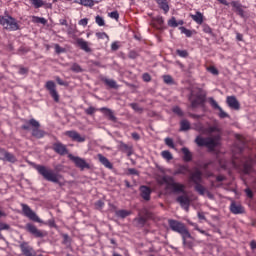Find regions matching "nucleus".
<instances>
[{
  "mask_svg": "<svg viewBox=\"0 0 256 256\" xmlns=\"http://www.w3.org/2000/svg\"><path fill=\"white\" fill-rule=\"evenodd\" d=\"M70 69L73 73H83V68L77 63H73Z\"/></svg>",
  "mask_w": 256,
  "mask_h": 256,
  "instance_id": "e433bc0d",
  "label": "nucleus"
},
{
  "mask_svg": "<svg viewBox=\"0 0 256 256\" xmlns=\"http://www.w3.org/2000/svg\"><path fill=\"white\" fill-rule=\"evenodd\" d=\"M100 113H103L105 117H108L109 121H113V123H117V117H115V114L113 113V110L107 108V107H102L98 109Z\"/></svg>",
  "mask_w": 256,
  "mask_h": 256,
  "instance_id": "6ab92c4d",
  "label": "nucleus"
},
{
  "mask_svg": "<svg viewBox=\"0 0 256 256\" xmlns=\"http://www.w3.org/2000/svg\"><path fill=\"white\" fill-rule=\"evenodd\" d=\"M116 215L121 219H125V217H129L131 215V212L127 210H118L116 211Z\"/></svg>",
  "mask_w": 256,
  "mask_h": 256,
  "instance_id": "72a5a7b5",
  "label": "nucleus"
},
{
  "mask_svg": "<svg viewBox=\"0 0 256 256\" xmlns=\"http://www.w3.org/2000/svg\"><path fill=\"white\" fill-rule=\"evenodd\" d=\"M65 135L66 137L72 139V141H76L77 143H85V136H81V134L75 130L66 131Z\"/></svg>",
  "mask_w": 256,
  "mask_h": 256,
  "instance_id": "4468645a",
  "label": "nucleus"
},
{
  "mask_svg": "<svg viewBox=\"0 0 256 256\" xmlns=\"http://www.w3.org/2000/svg\"><path fill=\"white\" fill-rule=\"evenodd\" d=\"M230 5L235 9V11L240 9V7H243V5H241V2L239 1H232Z\"/></svg>",
  "mask_w": 256,
  "mask_h": 256,
  "instance_id": "864d4df0",
  "label": "nucleus"
},
{
  "mask_svg": "<svg viewBox=\"0 0 256 256\" xmlns=\"http://www.w3.org/2000/svg\"><path fill=\"white\" fill-rule=\"evenodd\" d=\"M53 151L57 153L58 155H67L69 153V150L67 149V146L61 142H56L52 146Z\"/></svg>",
  "mask_w": 256,
  "mask_h": 256,
  "instance_id": "dca6fc26",
  "label": "nucleus"
},
{
  "mask_svg": "<svg viewBox=\"0 0 256 256\" xmlns=\"http://www.w3.org/2000/svg\"><path fill=\"white\" fill-rule=\"evenodd\" d=\"M180 31L181 33H183L184 35H186V37H191L193 35V32H191V30L185 28V27H180Z\"/></svg>",
  "mask_w": 256,
  "mask_h": 256,
  "instance_id": "37998d69",
  "label": "nucleus"
},
{
  "mask_svg": "<svg viewBox=\"0 0 256 256\" xmlns=\"http://www.w3.org/2000/svg\"><path fill=\"white\" fill-rule=\"evenodd\" d=\"M34 169L37 170V173H39L45 181L56 183L60 187H63L64 184L61 182L63 176L53 171V169L41 164H35Z\"/></svg>",
  "mask_w": 256,
  "mask_h": 256,
  "instance_id": "f257e3e1",
  "label": "nucleus"
},
{
  "mask_svg": "<svg viewBox=\"0 0 256 256\" xmlns=\"http://www.w3.org/2000/svg\"><path fill=\"white\" fill-rule=\"evenodd\" d=\"M209 103H210L211 107H213V109L221 108V106H219V104L217 103V101H215L214 98H209Z\"/></svg>",
  "mask_w": 256,
  "mask_h": 256,
  "instance_id": "49530a36",
  "label": "nucleus"
},
{
  "mask_svg": "<svg viewBox=\"0 0 256 256\" xmlns=\"http://www.w3.org/2000/svg\"><path fill=\"white\" fill-rule=\"evenodd\" d=\"M230 211L234 215H241V214L245 213V208H243V206L241 204L232 202L230 205Z\"/></svg>",
  "mask_w": 256,
  "mask_h": 256,
  "instance_id": "412c9836",
  "label": "nucleus"
},
{
  "mask_svg": "<svg viewBox=\"0 0 256 256\" xmlns=\"http://www.w3.org/2000/svg\"><path fill=\"white\" fill-rule=\"evenodd\" d=\"M32 23H40L41 25H47V19L38 16H32Z\"/></svg>",
  "mask_w": 256,
  "mask_h": 256,
  "instance_id": "2f4dec72",
  "label": "nucleus"
},
{
  "mask_svg": "<svg viewBox=\"0 0 256 256\" xmlns=\"http://www.w3.org/2000/svg\"><path fill=\"white\" fill-rule=\"evenodd\" d=\"M18 73H19V75H27L29 73V68L19 66Z\"/></svg>",
  "mask_w": 256,
  "mask_h": 256,
  "instance_id": "603ef678",
  "label": "nucleus"
},
{
  "mask_svg": "<svg viewBox=\"0 0 256 256\" xmlns=\"http://www.w3.org/2000/svg\"><path fill=\"white\" fill-rule=\"evenodd\" d=\"M173 113H175V115H178V117H183V110H181V108H179V106H174L172 108Z\"/></svg>",
  "mask_w": 256,
  "mask_h": 256,
  "instance_id": "79ce46f5",
  "label": "nucleus"
},
{
  "mask_svg": "<svg viewBox=\"0 0 256 256\" xmlns=\"http://www.w3.org/2000/svg\"><path fill=\"white\" fill-rule=\"evenodd\" d=\"M128 57H129V59H137V57H139V54L137 53V51L131 50L128 53Z\"/></svg>",
  "mask_w": 256,
  "mask_h": 256,
  "instance_id": "bf43d9fd",
  "label": "nucleus"
},
{
  "mask_svg": "<svg viewBox=\"0 0 256 256\" xmlns=\"http://www.w3.org/2000/svg\"><path fill=\"white\" fill-rule=\"evenodd\" d=\"M95 21L99 27H103L105 25V20L101 16H96Z\"/></svg>",
  "mask_w": 256,
  "mask_h": 256,
  "instance_id": "a18cd8bd",
  "label": "nucleus"
},
{
  "mask_svg": "<svg viewBox=\"0 0 256 256\" xmlns=\"http://www.w3.org/2000/svg\"><path fill=\"white\" fill-rule=\"evenodd\" d=\"M102 81L105 85L110 87V89H119V85H117V82L113 79L103 78Z\"/></svg>",
  "mask_w": 256,
  "mask_h": 256,
  "instance_id": "cd10ccee",
  "label": "nucleus"
},
{
  "mask_svg": "<svg viewBox=\"0 0 256 256\" xmlns=\"http://www.w3.org/2000/svg\"><path fill=\"white\" fill-rule=\"evenodd\" d=\"M68 158L70 161H73L75 166L78 167V169L81 171H85V169H91V165L84 158L74 156L73 154H68Z\"/></svg>",
  "mask_w": 256,
  "mask_h": 256,
  "instance_id": "0eeeda50",
  "label": "nucleus"
},
{
  "mask_svg": "<svg viewBox=\"0 0 256 256\" xmlns=\"http://www.w3.org/2000/svg\"><path fill=\"white\" fill-rule=\"evenodd\" d=\"M20 249L22 251V253L25 256H37V253L35 252V250L33 249V247H31L29 245L28 242H21L20 243ZM38 256H43L42 254L38 255Z\"/></svg>",
  "mask_w": 256,
  "mask_h": 256,
  "instance_id": "ddd939ff",
  "label": "nucleus"
},
{
  "mask_svg": "<svg viewBox=\"0 0 256 256\" xmlns=\"http://www.w3.org/2000/svg\"><path fill=\"white\" fill-rule=\"evenodd\" d=\"M140 197L144 201H151V188L149 186H140Z\"/></svg>",
  "mask_w": 256,
  "mask_h": 256,
  "instance_id": "aec40b11",
  "label": "nucleus"
},
{
  "mask_svg": "<svg viewBox=\"0 0 256 256\" xmlns=\"http://www.w3.org/2000/svg\"><path fill=\"white\" fill-rule=\"evenodd\" d=\"M25 229L30 233V235L36 237V239H43V237H47V231L39 230L35 224L28 223L26 224Z\"/></svg>",
  "mask_w": 256,
  "mask_h": 256,
  "instance_id": "1a4fd4ad",
  "label": "nucleus"
},
{
  "mask_svg": "<svg viewBox=\"0 0 256 256\" xmlns=\"http://www.w3.org/2000/svg\"><path fill=\"white\" fill-rule=\"evenodd\" d=\"M195 191H197V193H199V195H205V191H207V189H205L203 187V185H201V183H199V184H195Z\"/></svg>",
  "mask_w": 256,
  "mask_h": 256,
  "instance_id": "ea45409f",
  "label": "nucleus"
},
{
  "mask_svg": "<svg viewBox=\"0 0 256 256\" xmlns=\"http://www.w3.org/2000/svg\"><path fill=\"white\" fill-rule=\"evenodd\" d=\"M158 185H166V190L171 189L173 193H185V186L175 181V178L169 175L158 176Z\"/></svg>",
  "mask_w": 256,
  "mask_h": 256,
  "instance_id": "f03ea898",
  "label": "nucleus"
},
{
  "mask_svg": "<svg viewBox=\"0 0 256 256\" xmlns=\"http://www.w3.org/2000/svg\"><path fill=\"white\" fill-rule=\"evenodd\" d=\"M203 31L204 33H208V35H211L213 33V30L211 29V26L204 24L203 25Z\"/></svg>",
  "mask_w": 256,
  "mask_h": 256,
  "instance_id": "052dcab7",
  "label": "nucleus"
},
{
  "mask_svg": "<svg viewBox=\"0 0 256 256\" xmlns=\"http://www.w3.org/2000/svg\"><path fill=\"white\" fill-rule=\"evenodd\" d=\"M109 17H111V19H115L116 21H118L119 20V12L113 11V12L109 13Z\"/></svg>",
  "mask_w": 256,
  "mask_h": 256,
  "instance_id": "e2e57ef3",
  "label": "nucleus"
},
{
  "mask_svg": "<svg viewBox=\"0 0 256 256\" xmlns=\"http://www.w3.org/2000/svg\"><path fill=\"white\" fill-rule=\"evenodd\" d=\"M47 91H49L52 99L55 101V103H59V92H57V86H55V82L53 81H47L45 85Z\"/></svg>",
  "mask_w": 256,
  "mask_h": 256,
  "instance_id": "9d476101",
  "label": "nucleus"
},
{
  "mask_svg": "<svg viewBox=\"0 0 256 256\" xmlns=\"http://www.w3.org/2000/svg\"><path fill=\"white\" fill-rule=\"evenodd\" d=\"M189 180L195 185H198L203 181V172L199 169H196L194 172H190Z\"/></svg>",
  "mask_w": 256,
  "mask_h": 256,
  "instance_id": "f3484780",
  "label": "nucleus"
},
{
  "mask_svg": "<svg viewBox=\"0 0 256 256\" xmlns=\"http://www.w3.org/2000/svg\"><path fill=\"white\" fill-rule=\"evenodd\" d=\"M209 73H211L212 75H219V70H217V68H215V66H211L208 68Z\"/></svg>",
  "mask_w": 256,
  "mask_h": 256,
  "instance_id": "0e129e2a",
  "label": "nucleus"
},
{
  "mask_svg": "<svg viewBox=\"0 0 256 256\" xmlns=\"http://www.w3.org/2000/svg\"><path fill=\"white\" fill-rule=\"evenodd\" d=\"M154 21L157 23V25H159L160 27H162L163 23H165V20L163 19V16H157L156 18H154Z\"/></svg>",
  "mask_w": 256,
  "mask_h": 256,
  "instance_id": "4d7b16f0",
  "label": "nucleus"
},
{
  "mask_svg": "<svg viewBox=\"0 0 256 256\" xmlns=\"http://www.w3.org/2000/svg\"><path fill=\"white\" fill-rule=\"evenodd\" d=\"M99 162L106 167V169H113V164L109 161V159L103 154H98L97 155Z\"/></svg>",
  "mask_w": 256,
  "mask_h": 256,
  "instance_id": "5701e85b",
  "label": "nucleus"
},
{
  "mask_svg": "<svg viewBox=\"0 0 256 256\" xmlns=\"http://www.w3.org/2000/svg\"><path fill=\"white\" fill-rule=\"evenodd\" d=\"M226 103L228 107L234 111H239V109H241V103H239V100H237V97L235 96H227Z\"/></svg>",
  "mask_w": 256,
  "mask_h": 256,
  "instance_id": "2eb2a0df",
  "label": "nucleus"
},
{
  "mask_svg": "<svg viewBox=\"0 0 256 256\" xmlns=\"http://www.w3.org/2000/svg\"><path fill=\"white\" fill-rule=\"evenodd\" d=\"M97 109L93 106H90L89 108L85 109L86 115H95V112Z\"/></svg>",
  "mask_w": 256,
  "mask_h": 256,
  "instance_id": "09e8293b",
  "label": "nucleus"
},
{
  "mask_svg": "<svg viewBox=\"0 0 256 256\" xmlns=\"http://www.w3.org/2000/svg\"><path fill=\"white\" fill-rule=\"evenodd\" d=\"M168 25H169V27H179V24H177V20L175 19V17H172L168 21Z\"/></svg>",
  "mask_w": 256,
  "mask_h": 256,
  "instance_id": "6e6d98bb",
  "label": "nucleus"
},
{
  "mask_svg": "<svg viewBox=\"0 0 256 256\" xmlns=\"http://www.w3.org/2000/svg\"><path fill=\"white\" fill-rule=\"evenodd\" d=\"M24 131H31L32 130V137L35 139H43L47 133L41 130V124L39 121L32 118L30 120H26L25 123L21 127Z\"/></svg>",
  "mask_w": 256,
  "mask_h": 256,
  "instance_id": "7ed1b4c3",
  "label": "nucleus"
},
{
  "mask_svg": "<svg viewBox=\"0 0 256 256\" xmlns=\"http://www.w3.org/2000/svg\"><path fill=\"white\" fill-rule=\"evenodd\" d=\"M187 173H191L189 166L180 165L174 172L173 175H187Z\"/></svg>",
  "mask_w": 256,
  "mask_h": 256,
  "instance_id": "b1692460",
  "label": "nucleus"
},
{
  "mask_svg": "<svg viewBox=\"0 0 256 256\" xmlns=\"http://www.w3.org/2000/svg\"><path fill=\"white\" fill-rule=\"evenodd\" d=\"M76 43L82 51H85L86 53H91V47H89V42L83 40V38H78L76 40Z\"/></svg>",
  "mask_w": 256,
  "mask_h": 256,
  "instance_id": "4be33fe9",
  "label": "nucleus"
},
{
  "mask_svg": "<svg viewBox=\"0 0 256 256\" xmlns=\"http://www.w3.org/2000/svg\"><path fill=\"white\" fill-rule=\"evenodd\" d=\"M75 3H79L80 5H83L84 7H93L95 3H93V0H75Z\"/></svg>",
  "mask_w": 256,
  "mask_h": 256,
  "instance_id": "473e14b6",
  "label": "nucleus"
},
{
  "mask_svg": "<svg viewBox=\"0 0 256 256\" xmlns=\"http://www.w3.org/2000/svg\"><path fill=\"white\" fill-rule=\"evenodd\" d=\"M29 1H30L31 5H33V7H35V9H39L45 5L43 0H29Z\"/></svg>",
  "mask_w": 256,
  "mask_h": 256,
  "instance_id": "c9c22d12",
  "label": "nucleus"
},
{
  "mask_svg": "<svg viewBox=\"0 0 256 256\" xmlns=\"http://www.w3.org/2000/svg\"><path fill=\"white\" fill-rule=\"evenodd\" d=\"M194 130L198 131V133H202V135H207V128H205L201 122L194 124Z\"/></svg>",
  "mask_w": 256,
  "mask_h": 256,
  "instance_id": "c756f323",
  "label": "nucleus"
},
{
  "mask_svg": "<svg viewBox=\"0 0 256 256\" xmlns=\"http://www.w3.org/2000/svg\"><path fill=\"white\" fill-rule=\"evenodd\" d=\"M7 151L5 149H0V161H5Z\"/></svg>",
  "mask_w": 256,
  "mask_h": 256,
  "instance_id": "338daca9",
  "label": "nucleus"
},
{
  "mask_svg": "<svg viewBox=\"0 0 256 256\" xmlns=\"http://www.w3.org/2000/svg\"><path fill=\"white\" fill-rule=\"evenodd\" d=\"M155 1L165 14L169 13V2H167V0H155Z\"/></svg>",
  "mask_w": 256,
  "mask_h": 256,
  "instance_id": "393cba45",
  "label": "nucleus"
},
{
  "mask_svg": "<svg viewBox=\"0 0 256 256\" xmlns=\"http://www.w3.org/2000/svg\"><path fill=\"white\" fill-rule=\"evenodd\" d=\"M253 171V159L249 158L248 161L243 165V173L246 175Z\"/></svg>",
  "mask_w": 256,
  "mask_h": 256,
  "instance_id": "bb28decb",
  "label": "nucleus"
},
{
  "mask_svg": "<svg viewBox=\"0 0 256 256\" xmlns=\"http://www.w3.org/2000/svg\"><path fill=\"white\" fill-rule=\"evenodd\" d=\"M119 47H121V45L119 42L115 41L111 44V51H119Z\"/></svg>",
  "mask_w": 256,
  "mask_h": 256,
  "instance_id": "680f3d73",
  "label": "nucleus"
},
{
  "mask_svg": "<svg viewBox=\"0 0 256 256\" xmlns=\"http://www.w3.org/2000/svg\"><path fill=\"white\" fill-rule=\"evenodd\" d=\"M128 175H139V171L135 168H129Z\"/></svg>",
  "mask_w": 256,
  "mask_h": 256,
  "instance_id": "774afa93",
  "label": "nucleus"
},
{
  "mask_svg": "<svg viewBox=\"0 0 256 256\" xmlns=\"http://www.w3.org/2000/svg\"><path fill=\"white\" fill-rule=\"evenodd\" d=\"M163 81L166 85H173V77H171V75H164Z\"/></svg>",
  "mask_w": 256,
  "mask_h": 256,
  "instance_id": "a19ab883",
  "label": "nucleus"
},
{
  "mask_svg": "<svg viewBox=\"0 0 256 256\" xmlns=\"http://www.w3.org/2000/svg\"><path fill=\"white\" fill-rule=\"evenodd\" d=\"M199 93L196 95V99L192 100L191 97L195 95V92H191V96L189 100L191 101V107L192 109H197L199 105H203L205 103V95L201 94V89H198Z\"/></svg>",
  "mask_w": 256,
  "mask_h": 256,
  "instance_id": "9b49d317",
  "label": "nucleus"
},
{
  "mask_svg": "<svg viewBox=\"0 0 256 256\" xmlns=\"http://www.w3.org/2000/svg\"><path fill=\"white\" fill-rule=\"evenodd\" d=\"M221 130L217 126H210L206 128V135H211V133H219Z\"/></svg>",
  "mask_w": 256,
  "mask_h": 256,
  "instance_id": "4c0bfd02",
  "label": "nucleus"
},
{
  "mask_svg": "<svg viewBox=\"0 0 256 256\" xmlns=\"http://www.w3.org/2000/svg\"><path fill=\"white\" fill-rule=\"evenodd\" d=\"M56 81L58 85H61L62 87H69V82L63 81V79H60L59 77H56Z\"/></svg>",
  "mask_w": 256,
  "mask_h": 256,
  "instance_id": "5fc2aeb1",
  "label": "nucleus"
},
{
  "mask_svg": "<svg viewBox=\"0 0 256 256\" xmlns=\"http://www.w3.org/2000/svg\"><path fill=\"white\" fill-rule=\"evenodd\" d=\"M191 19L198 25H203V13L197 11L196 14L191 15Z\"/></svg>",
  "mask_w": 256,
  "mask_h": 256,
  "instance_id": "c85d7f7f",
  "label": "nucleus"
},
{
  "mask_svg": "<svg viewBox=\"0 0 256 256\" xmlns=\"http://www.w3.org/2000/svg\"><path fill=\"white\" fill-rule=\"evenodd\" d=\"M221 136H214V137H206L197 136L195 139V143L198 147H207L210 151H213L215 147H219V141Z\"/></svg>",
  "mask_w": 256,
  "mask_h": 256,
  "instance_id": "20e7f679",
  "label": "nucleus"
},
{
  "mask_svg": "<svg viewBox=\"0 0 256 256\" xmlns=\"http://www.w3.org/2000/svg\"><path fill=\"white\" fill-rule=\"evenodd\" d=\"M21 207L23 215L30 219V221H34L35 223H43V221L39 219V216H37V213H35V211H33L29 205L21 204Z\"/></svg>",
  "mask_w": 256,
  "mask_h": 256,
  "instance_id": "6e6552de",
  "label": "nucleus"
},
{
  "mask_svg": "<svg viewBox=\"0 0 256 256\" xmlns=\"http://www.w3.org/2000/svg\"><path fill=\"white\" fill-rule=\"evenodd\" d=\"M55 53L58 55L61 53H65V48H62L59 44L54 45Z\"/></svg>",
  "mask_w": 256,
  "mask_h": 256,
  "instance_id": "3c124183",
  "label": "nucleus"
},
{
  "mask_svg": "<svg viewBox=\"0 0 256 256\" xmlns=\"http://www.w3.org/2000/svg\"><path fill=\"white\" fill-rule=\"evenodd\" d=\"M176 53L179 57H183L184 59L189 57V52H187V50H176Z\"/></svg>",
  "mask_w": 256,
  "mask_h": 256,
  "instance_id": "c03bdc74",
  "label": "nucleus"
},
{
  "mask_svg": "<svg viewBox=\"0 0 256 256\" xmlns=\"http://www.w3.org/2000/svg\"><path fill=\"white\" fill-rule=\"evenodd\" d=\"M161 156L163 159H166V161H171L173 159V154H171V152L168 150L162 151Z\"/></svg>",
  "mask_w": 256,
  "mask_h": 256,
  "instance_id": "58836bf2",
  "label": "nucleus"
},
{
  "mask_svg": "<svg viewBox=\"0 0 256 256\" xmlns=\"http://www.w3.org/2000/svg\"><path fill=\"white\" fill-rule=\"evenodd\" d=\"M168 225L172 231L179 233L181 236L185 235L189 231L183 222H179L177 220H168Z\"/></svg>",
  "mask_w": 256,
  "mask_h": 256,
  "instance_id": "423d86ee",
  "label": "nucleus"
},
{
  "mask_svg": "<svg viewBox=\"0 0 256 256\" xmlns=\"http://www.w3.org/2000/svg\"><path fill=\"white\" fill-rule=\"evenodd\" d=\"M218 111H219V117H220V119H227V117H229V114H227L225 111H223V108H219L218 109Z\"/></svg>",
  "mask_w": 256,
  "mask_h": 256,
  "instance_id": "8fccbe9b",
  "label": "nucleus"
},
{
  "mask_svg": "<svg viewBox=\"0 0 256 256\" xmlns=\"http://www.w3.org/2000/svg\"><path fill=\"white\" fill-rule=\"evenodd\" d=\"M165 144L170 147V149H175V143L171 138H165Z\"/></svg>",
  "mask_w": 256,
  "mask_h": 256,
  "instance_id": "de8ad7c7",
  "label": "nucleus"
},
{
  "mask_svg": "<svg viewBox=\"0 0 256 256\" xmlns=\"http://www.w3.org/2000/svg\"><path fill=\"white\" fill-rule=\"evenodd\" d=\"M181 237L183 246L186 247V249H193L195 247V239L193 238L189 230Z\"/></svg>",
  "mask_w": 256,
  "mask_h": 256,
  "instance_id": "f8f14e48",
  "label": "nucleus"
},
{
  "mask_svg": "<svg viewBox=\"0 0 256 256\" xmlns=\"http://www.w3.org/2000/svg\"><path fill=\"white\" fill-rule=\"evenodd\" d=\"M96 37L98 39H109V36L105 32H97Z\"/></svg>",
  "mask_w": 256,
  "mask_h": 256,
  "instance_id": "13d9d810",
  "label": "nucleus"
},
{
  "mask_svg": "<svg viewBox=\"0 0 256 256\" xmlns=\"http://www.w3.org/2000/svg\"><path fill=\"white\" fill-rule=\"evenodd\" d=\"M189 129H191V123L187 120H182L180 122V131H189Z\"/></svg>",
  "mask_w": 256,
  "mask_h": 256,
  "instance_id": "7c9ffc66",
  "label": "nucleus"
},
{
  "mask_svg": "<svg viewBox=\"0 0 256 256\" xmlns=\"http://www.w3.org/2000/svg\"><path fill=\"white\" fill-rule=\"evenodd\" d=\"M182 153H183V161L186 163H189V161H193V154L191 151L188 150V148L184 147L182 148Z\"/></svg>",
  "mask_w": 256,
  "mask_h": 256,
  "instance_id": "a878e982",
  "label": "nucleus"
},
{
  "mask_svg": "<svg viewBox=\"0 0 256 256\" xmlns=\"http://www.w3.org/2000/svg\"><path fill=\"white\" fill-rule=\"evenodd\" d=\"M130 107H132V109L134 111H143V109L141 107H139V104H137V103H131Z\"/></svg>",
  "mask_w": 256,
  "mask_h": 256,
  "instance_id": "69168bd1",
  "label": "nucleus"
},
{
  "mask_svg": "<svg viewBox=\"0 0 256 256\" xmlns=\"http://www.w3.org/2000/svg\"><path fill=\"white\" fill-rule=\"evenodd\" d=\"M176 201L177 203L180 204L182 209H185V211H189V205H191V200H189V196L187 195L178 196Z\"/></svg>",
  "mask_w": 256,
  "mask_h": 256,
  "instance_id": "a211bd4d",
  "label": "nucleus"
},
{
  "mask_svg": "<svg viewBox=\"0 0 256 256\" xmlns=\"http://www.w3.org/2000/svg\"><path fill=\"white\" fill-rule=\"evenodd\" d=\"M4 161H8V163H16L17 157H15V155L10 152H6V157Z\"/></svg>",
  "mask_w": 256,
  "mask_h": 256,
  "instance_id": "f704fd0d",
  "label": "nucleus"
},
{
  "mask_svg": "<svg viewBox=\"0 0 256 256\" xmlns=\"http://www.w3.org/2000/svg\"><path fill=\"white\" fill-rule=\"evenodd\" d=\"M0 25L7 29L8 31H17L19 30V24L17 20L10 15L1 16L0 15Z\"/></svg>",
  "mask_w": 256,
  "mask_h": 256,
  "instance_id": "39448f33",
  "label": "nucleus"
}]
</instances>
